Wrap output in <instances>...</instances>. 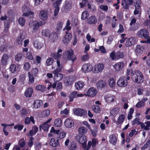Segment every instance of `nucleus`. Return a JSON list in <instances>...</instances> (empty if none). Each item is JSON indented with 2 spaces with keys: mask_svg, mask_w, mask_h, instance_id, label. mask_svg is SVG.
<instances>
[{
  "mask_svg": "<svg viewBox=\"0 0 150 150\" xmlns=\"http://www.w3.org/2000/svg\"><path fill=\"white\" fill-rule=\"evenodd\" d=\"M97 93V91L95 88L91 87L86 92V94H84V95L93 97L95 96Z\"/></svg>",
  "mask_w": 150,
  "mask_h": 150,
  "instance_id": "obj_7",
  "label": "nucleus"
},
{
  "mask_svg": "<svg viewBox=\"0 0 150 150\" xmlns=\"http://www.w3.org/2000/svg\"><path fill=\"white\" fill-rule=\"evenodd\" d=\"M124 63L122 62H119L114 65L113 67L116 72H118L123 68Z\"/></svg>",
  "mask_w": 150,
  "mask_h": 150,
  "instance_id": "obj_20",
  "label": "nucleus"
},
{
  "mask_svg": "<svg viewBox=\"0 0 150 150\" xmlns=\"http://www.w3.org/2000/svg\"><path fill=\"white\" fill-rule=\"evenodd\" d=\"M66 34L63 38V43L65 44H68L71 38V35L69 33L66 32Z\"/></svg>",
  "mask_w": 150,
  "mask_h": 150,
  "instance_id": "obj_19",
  "label": "nucleus"
},
{
  "mask_svg": "<svg viewBox=\"0 0 150 150\" xmlns=\"http://www.w3.org/2000/svg\"><path fill=\"white\" fill-rule=\"evenodd\" d=\"M66 133L65 132H60L59 134L58 135V140L64 138L66 136Z\"/></svg>",
  "mask_w": 150,
  "mask_h": 150,
  "instance_id": "obj_55",
  "label": "nucleus"
},
{
  "mask_svg": "<svg viewBox=\"0 0 150 150\" xmlns=\"http://www.w3.org/2000/svg\"><path fill=\"white\" fill-rule=\"evenodd\" d=\"M58 38V34L55 32H52L49 34V40L50 42H54L57 41Z\"/></svg>",
  "mask_w": 150,
  "mask_h": 150,
  "instance_id": "obj_16",
  "label": "nucleus"
},
{
  "mask_svg": "<svg viewBox=\"0 0 150 150\" xmlns=\"http://www.w3.org/2000/svg\"><path fill=\"white\" fill-rule=\"evenodd\" d=\"M62 50L61 49H59L57 53H52L51 54V56L55 59L60 58L62 55L60 54V53H62Z\"/></svg>",
  "mask_w": 150,
  "mask_h": 150,
  "instance_id": "obj_30",
  "label": "nucleus"
},
{
  "mask_svg": "<svg viewBox=\"0 0 150 150\" xmlns=\"http://www.w3.org/2000/svg\"><path fill=\"white\" fill-rule=\"evenodd\" d=\"M24 39V38H23V36L22 35H20L17 38L16 42L19 45H21Z\"/></svg>",
  "mask_w": 150,
  "mask_h": 150,
  "instance_id": "obj_48",
  "label": "nucleus"
},
{
  "mask_svg": "<svg viewBox=\"0 0 150 150\" xmlns=\"http://www.w3.org/2000/svg\"><path fill=\"white\" fill-rule=\"evenodd\" d=\"M39 17L43 21H46L48 17V15L47 12L44 10L41 11L39 13Z\"/></svg>",
  "mask_w": 150,
  "mask_h": 150,
  "instance_id": "obj_18",
  "label": "nucleus"
},
{
  "mask_svg": "<svg viewBox=\"0 0 150 150\" xmlns=\"http://www.w3.org/2000/svg\"><path fill=\"white\" fill-rule=\"evenodd\" d=\"M108 83L109 86L111 88H113L115 86V82L113 79L110 78L108 80Z\"/></svg>",
  "mask_w": 150,
  "mask_h": 150,
  "instance_id": "obj_46",
  "label": "nucleus"
},
{
  "mask_svg": "<svg viewBox=\"0 0 150 150\" xmlns=\"http://www.w3.org/2000/svg\"><path fill=\"white\" fill-rule=\"evenodd\" d=\"M39 22L35 21H31L29 23L30 28L35 31L39 29Z\"/></svg>",
  "mask_w": 150,
  "mask_h": 150,
  "instance_id": "obj_12",
  "label": "nucleus"
},
{
  "mask_svg": "<svg viewBox=\"0 0 150 150\" xmlns=\"http://www.w3.org/2000/svg\"><path fill=\"white\" fill-rule=\"evenodd\" d=\"M62 68H59L56 69L53 71L54 74L53 80L54 81H57L59 82L62 79L63 77V75L59 72L61 71Z\"/></svg>",
  "mask_w": 150,
  "mask_h": 150,
  "instance_id": "obj_4",
  "label": "nucleus"
},
{
  "mask_svg": "<svg viewBox=\"0 0 150 150\" xmlns=\"http://www.w3.org/2000/svg\"><path fill=\"white\" fill-rule=\"evenodd\" d=\"M1 126L3 127V131L6 136H7L8 134V132L6 131V129L7 127H9L8 124H5L4 123H2L1 124Z\"/></svg>",
  "mask_w": 150,
  "mask_h": 150,
  "instance_id": "obj_42",
  "label": "nucleus"
},
{
  "mask_svg": "<svg viewBox=\"0 0 150 150\" xmlns=\"http://www.w3.org/2000/svg\"><path fill=\"white\" fill-rule=\"evenodd\" d=\"M64 125L67 128H71L73 126L74 122L72 119L67 118L65 121Z\"/></svg>",
  "mask_w": 150,
  "mask_h": 150,
  "instance_id": "obj_26",
  "label": "nucleus"
},
{
  "mask_svg": "<svg viewBox=\"0 0 150 150\" xmlns=\"http://www.w3.org/2000/svg\"><path fill=\"white\" fill-rule=\"evenodd\" d=\"M54 124L55 126L59 127H60L62 124V122L61 119L60 118H58L56 119L54 121Z\"/></svg>",
  "mask_w": 150,
  "mask_h": 150,
  "instance_id": "obj_44",
  "label": "nucleus"
},
{
  "mask_svg": "<svg viewBox=\"0 0 150 150\" xmlns=\"http://www.w3.org/2000/svg\"><path fill=\"white\" fill-rule=\"evenodd\" d=\"M70 23L69 21L68 20L66 24V26L64 28L63 30L64 31L65 29L68 30L71 29V27L70 26Z\"/></svg>",
  "mask_w": 150,
  "mask_h": 150,
  "instance_id": "obj_62",
  "label": "nucleus"
},
{
  "mask_svg": "<svg viewBox=\"0 0 150 150\" xmlns=\"http://www.w3.org/2000/svg\"><path fill=\"white\" fill-rule=\"evenodd\" d=\"M139 118H136L134 119L132 121V124L133 125L137 124V125H140V123H142L139 122Z\"/></svg>",
  "mask_w": 150,
  "mask_h": 150,
  "instance_id": "obj_60",
  "label": "nucleus"
},
{
  "mask_svg": "<svg viewBox=\"0 0 150 150\" xmlns=\"http://www.w3.org/2000/svg\"><path fill=\"white\" fill-rule=\"evenodd\" d=\"M88 0H82V2L80 3V4L81 8H83L84 6L87 7L88 8L90 9L91 6L89 4H88L86 5V4L88 2Z\"/></svg>",
  "mask_w": 150,
  "mask_h": 150,
  "instance_id": "obj_37",
  "label": "nucleus"
},
{
  "mask_svg": "<svg viewBox=\"0 0 150 150\" xmlns=\"http://www.w3.org/2000/svg\"><path fill=\"white\" fill-rule=\"evenodd\" d=\"M93 69L92 66L90 64H85L82 67L81 70L84 73L88 72L91 71Z\"/></svg>",
  "mask_w": 150,
  "mask_h": 150,
  "instance_id": "obj_15",
  "label": "nucleus"
},
{
  "mask_svg": "<svg viewBox=\"0 0 150 150\" xmlns=\"http://www.w3.org/2000/svg\"><path fill=\"white\" fill-rule=\"evenodd\" d=\"M33 89L31 88H28L26 90L25 92V96L27 97H30L32 95Z\"/></svg>",
  "mask_w": 150,
  "mask_h": 150,
  "instance_id": "obj_33",
  "label": "nucleus"
},
{
  "mask_svg": "<svg viewBox=\"0 0 150 150\" xmlns=\"http://www.w3.org/2000/svg\"><path fill=\"white\" fill-rule=\"evenodd\" d=\"M28 77L29 78V81L31 83H33L34 81V78L33 76L31 73L29 71L28 72Z\"/></svg>",
  "mask_w": 150,
  "mask_h": 150,
  "instance_id": "obj_53",
  "label": "nucleus"
},
{
  "mask_svg": "<svg viewBox=\"0 0 150 150\" xmlns=\"http://www.w3.org/2000/svg\"><path fill=\"white\" fill-rule=\"evenodd\" d=\"M10 59V57L6 54H4L1 59V63L2 65H6Z\"/></svg>",
  "mask_w": 150,
  "mask_h": 150,
  "instance_id": "obj_17",
  "label": "nucleus"
},
{
  "mask_svg": "<svg viewBox=\"0 0 150 150\" xmlns=\"http://www.w3.org/2000/svg\"><path fill=\"white\" fill-rule=\"evenodd\" d=\"M50 145L52 147L59 146L60 145L59 143L58 139L56 141L55 139L53 138H52L50 142Z\"/></svg>",
  "mask_w": 150,
  "mask_h": 150,
  "instance_id": "obj_31",
  "label": "nucleus"
},
{
  "mask_svg": "<svg viewBox=\"0 0 150 150\" xmlns=\"http://www.w3.org/2000/svg\"><path fill=\"white\" fill-rule=\"evenodd\" d=\"M62 0H57L53 4V6L55 8L54 11V15L55 16H57L58 15V13L59 10V6Z\"/></svg>",
  "mask_w": 150,
  "mask_h": 150,
  "instance_id": "obj_10",
  "label": "nucleus"
},
{
  "mask_svg": "<svg viewBox=\"0 0 150 150\" xmlns=\"http://www.w3.org/2000/svg\"><path fill=\"white\" fill-rule=\"evenodd\" d=\"M72 6L71 3L70 1H66L65 4L64 6V8L66 10H69L70 9Z\"/></svg>",
  "mask_w": 150,
  "mask_h": 150,
  "instance_id": "obj_49",
  "label": "nucleus"
},
{
  "mask_svg": "<svg viewBox=\"0 0 150 150\" xmlns=\"http://www.w3.org/2000/svg\"><path fill=\"white\" fill-rule=\"evenodd\" d=\"M149 33L147 30L144 28L139 30L137 33L138 36L140 38H144L146 40V42L150 43V37L149 35Z\"/></svg>",
  "mask_w": 150,
  "mask_h": 150,
  "instance_id": "obj_3",
  "label": "nucleus"
},
{
  "mask_svg": "<svg viewBox=\"0 0 150 150\" xmlns=\"http://www.w3.org/2000/svg\"><path fill=\"white\" fill-rule=\"evenodd\" d=\"M49 126L48 124L44 123L40 127V129L42 128L44 131L47 132L49 128Z\"/></svg>",
  "mask_w": 150,
  "mask_h": 150,
  "instance_id": "obj_43",
  "label": "nucleus"
},
{
  "mask_svg": "<svg viewBox=\"0 0 150 150\" xmlns=\"http://www.w3.org/2000/svg\"><path fill=\"white\" fill-rule=\"evenodd\" d=\"M36 89L37 91H40L41 92H44L46 90L45 86L43 85H38L36 86Z\"/></svg>",
  "mask_w": 150,
  "mask_h": 150,
  "instance_id": "obj_39",
  "label": "nucleus"
},
{
  "mask_svg": "<svg viewBox=\"0 0 150 150\" xmlns=\"http://www.w3.org/2000/svg\"><path fill=\"white\" fill-rule=\"evenodd\" d=\"M76 138L77 141L82 145L84 149H86L87 139L86 136L80 135L76 136Z\"/></svg>",
  "mask_w": 150,
  "mask_h": 150,
  "instance_id": "obj_5",
  "label": "nucleus"
},
{
  "mask_svg": "<svg viewBox=\"0 0 150 150\" xmlns=\"http://www.w3.org/2000/svg\"><path fill=\"white\" fill-rule=\"evenodd\" d=\"M117 84L119 86L123 87L127 86V82L124 76H122L118 80Z\"/></svg>",
  "mask_w": 150,
  "mask_h": 150,
  "instance_id": "obj_11",
  "label": "nucleus"
},
{
  "mask_svg": "<svg viewBox=\"0 0 150 150\" xmlns=\"http://www.w3.org/2000/svg\"><path fill=\"white\" fill-rule=\"evenodd\" d=\"M83 96L84 95L83 94H79L78 92L74 91L70 93L69 97L70 99V101L72 102L74 98L81 97Z\"/></svg>",
  "mask_w": 150,
  "mask_h": 150,
  "instance_id": "obj_14",
  "label": "nucleus"
},
{
  "mask_svg": "<svg viewBox=\"0 0 150 150\" xmlns=\"http://www.w3.org/2000/svg\"><path fill=\"white\" fill-rule=\"evenodd\" d=\"M105 99L106 101L108 103L113 102L115 98V96L111 94H108L105 96Z\"/></svg>",
  "mask_w": 150,
  "mask_h": 150,
  "instance_id": "obj_24",
  "label": "nucleus"
},
{
  "mask_svg": "<svg viewBox=\"0 0 150 150\" xmlns=\"http://www.w3.org/2000/svg\"><path fill=\"white\" fill-rule=\"evenodd\" d=\"M74 54V51L72 50H67L64 53L63 55V58L66 61L71 60L73 62L76 59Z\"/></svg>",
  "mask_w": 150,
  "mask_h": 150,
  "instance_id": "obj_2",
  "label": "nucleus"
},
{
  "mask_svg": "<svg viewBox=\"0 0 150 150\" xmlns=\"http://www.w3.org/2000/svg\"><path fill=\"white\" fill-rule=\"evenodd\" d=\"M84 83L82 81H79L75 83V86L77 90H80L84 86Z\"/></svg>",
  "mask_w": 150,
  "mask_h": 150,
  "instance_id": "obj_36",
  "label": "nucleus"
},
{
  "mask_svg": "<svg viewBox=\"0 0 150 150\" xmlns=\"http://www.w3.org/2000/svg\"><path fill=\"white\" fill-rule=\"evenodd\" d=\"M127 75L130 74L132 80L136 83H140L143 81V76L140 71H134L132 69H127Z\"/></svg>",
  "mask_w": 150,
  "mask_h": 150,
  "instance_id": "obj_1",
  "label": "nucleus"
},
{
  "mask_svg": "<svg viewBox=\"0 0 150 150\" xmlns=\"http://www.w3.org/2000/svg\"><path fill=\"white\" fill-rule=\"evenodd\" d=\"M30 67V65L28 62H26L25 63L23 68L26 71H28Z\"/></svg>",
  "mask_w": 150,
  "mask_h": 150,
  "instance_id": "obj_61",
  "label": "nucleus"
},
{
  "mask_svg": "<svg viewBox=\"0 0 150 150\" xmlns=\"http://www.w3.org/2000/svg\"><path fill=\"white\" fill-rule=\"evenodd\" d=\"M98 143V141L96 139H93L92 140V142L90 141H89L88 143L87 147L86 150H88L91 147V145L93 148Z\"/></svg>",
  "mask_w": 150,
  "mask_h": 150,
  "instance_id": "obj_27",
  "label": "nucleus"
},
{
  "mask_svg": "<svg viewBox=\"0 0 150 150\" xmlns=\"http://www.w3.org/2000/svg\"><path fill=\"white\" fill-rule=\"evenodd\" d=\"M26 57L27 59L30 60H33L34 59L32 53L30 52H28L27 53Z\"/></svg>",
  "mask_w": 150,
  "mask_h": 150,
  "instance_id": "obj_50",
  "label": "nucleus"
},
{
  "mask_svg": "<svg viewBox=\"0 0 150 150\" xmlns=\"http://www.w3.org/2000/svg\"><path fill=\"white\" fill-rule=\"evenodd\" d=\"M136 41V39L134 38H130L127 39L125 43L126 47H129L134 45Z\"/></svg>",
  "mask_w": 150,
  "mask_h": 150,
  "instance_id": "obj_23",
  "label": "nucleus"
},
{
  "mask_svg": "<svg viewBox=\"0 0 150 150\" xmlns=\"http://www.w3.org/2000/svg\"><path fill=\"white\" fill-rule=\"evenodd\" d=\"M125 116L123 114L120 115L117 119V124H121L124 121Z\"/></svg>",
  "mask_w": 150,
  "mask_h": 150,
  "instance_id": "obj_40",
  "label": "nucleus"
},
{
  "mask_svg": "<svg viewBox=\"0 0 150 150\" xmlns=\"http://www.w3.org/2000/svg\"><path fill=\"white\" fill-rule=\"evenodd\" d=\"M22 10L23 13V16L30 17L33 16L34 13L31 11L29 7L24 6L23 7Z\"/></svg>",
  "mask_w": 150,
  "mask_h": 150,
  "instance_id": "obj_6",
  "label": "nucleus"
},
{
  "mask_svg": "<svg viewBox=\"0 0 150 150\" xmlns=\"http://www.w3.org/2000/svg\"><path fill=\"white\" fill-rule=\"evenodd\" d=\"M78 131L79 134L84 135L86 134L88 131V129L86 127L83 126H81L79 127Z\"/></svg>",
  "mask_w": 150,
  "mask_h": 150,
  "instance_id": "obj_34",
  "label": "nucleus"
},
{
  "mask_svg": "<svg viewBox=\"0 0 150 150\" xmlns=\"http://www.w3.org/2000/svg\"><path fill=\"white\" fill-rule=\"evenodd\" d=\"M10 71L13 73H14L16 71V65L14 64H12L10 67Z\"/></svg>",
  "mask_w": 150,
  "mask_h": 150,
  "instance_id": "obj_51",
  "label": "nucleus"
},
{
  "mask_svg": "<svg viewBox=\"0 0 150 150\" xmlns=\"http://www.w3.org/2000/svg\"><path fill=\"white\" fill-rule=\"evenodd\" d=\"M31 121L33 124H35V121L33 117L32 116L30 117H27L25 119V123L27 124H29Z\"/></svg>",
  "mask_w": 150,
  "mask_h": 150,
  "instance_id": "obj_38",
  "label": "nucleus"
},
{
  "mask_svg": "<svg viewBox=\"0 0 150 150\" xmlns=\"http://www.w3.org/2000/svg\"><path fill=\"white\" fill-rule=\"evenodd\" d=\"M133 0H122L121 5L125 9H128L129 8V6L133 4Z\"/></svg>",
  "mask_w": 150,
  "mask_h": 150,
  "instance_id": "obj_9",
  "label": "nucleus"
},
{
  "mask_svg": "<svg viewBox=\"0 0 150 150\" xmlns=\"http://www.w3.org/2000/svg\"><path fill=\"white\" fill-rule=\"evenodd\" d=\"M73 112L76 115L82 116L85 115L87 113V111L83 109L76 108L74 110Z\"/></svg>",
  "mask_w": 150,
  "mask_h": 150,
  "instance_id": "obj_13",
  "label": "nucleus"
},
{
  "mask_svg": "<svg viewBox=\"0 0 150 150\" xmlns=\"http://www.w3.org/2000/svg\"><path fill=\"white\" fill-rule=\"evenodd\" d=\"M142 47L139 45H138L136 49L135 52L137 54H141L142 53Z\"/></svg>",
  "mask_w": 150,
  "mask_h": 150,
  "instance_id": "obj_52",
  "label": "nucleus"
},
{
  "mask_svg": "<svg viewBox=\"0 0 150 150\" xmlns=\"http://www.w3.org/2000/svg\"><path fill=\"white\" fill-rule=\"evenodd\" d=\"M119 111V110L117 108H114L111 110L110 114L113 115L115 116L116 115Z\"/></svg>",
  "mask_w": 150,
  "mask_h": 150,
  "instance_id": "obj_56",
  "label": "nucleus"
},
{
  "mask_svg": "<svg viewBox=\"0 0 150 150\" xmlns=\"http://www.w3.org/2000/svg\"><path fill=\"white\" fill-rule=\"evenodd\" d=\"M42 100H35L33 103V107L35 109L39 108L42 105Z\"/></svg>",
  "mask_w": 150,
  "mask_h": 150,
  "instance_id": "obj_28",
  "label": "nucleus"
},
{
  "mask_svg": "<svg viewBox=\"0 0 150 150\" xmlns=\"http://www.w3.org/2000/svg\"><path fill=\"white\" fill-rule=\"evenodd\" d=\"M124 56L123 54L120 52H118L116 54L115 59H119V58H121L123 57Z\"/></svg>",
  "mask_w": 150,
  "mask_h": 150,
  "instance_id": "obj_59",
  "label": "nucleus"
},
{
  "mask_svg": "<svg viewBox=\"0 0 150 150\" xmlns=\"http://www.w3.org/2000/svg\"><path fill=\"white\" fill-rule=\"evenodd\" d=\"M109 141L110 143L114 145L116 144L117 142V138L115 135H110L109 136Z\"/></svg>",
  "mask_w": 150,
  "mask_h": 150,
  "instance_id": "obj_29",
  "label": "nucleus"
},
{
  "mask_svg": "<svg viewBox=\"0 0 150 150\" xmlns=\"http://www.w3.org/2000/svg\"><path fill=\"white\" fill-rule=\"evenodd\" d=\"M93 111L96 113H99L100 111V109L99 106L94 105L92 107Z\"/></svg>",
  "mask_w": 150,
  "mask_h": 150,
  "instance_id": "obj_41",
  "label": "nucleus"
},
{
  "mask_svg": "<svg viewBox=\"0 0 150 150\" xmlns=\"http://www.w3.org/2000/svg\"><path fill=\"white\" fill-rule=\"evenodd\" d=\"M77 148L76 144L74 142L71 143L69 147L70 150H76Z\"/></svg>",
  "mask_w": 150,
  "mask_h": 150,
  "instance_id": "obj_64",
  "label": "nucleus"
},
{
  "mask_svg": "<svg viewBox=\"0 0 150 150\" xmlns=\"http://www.w3.org/2000/svg\"><path fill=\"white\" fill-rule=\"evenodd\" d=\"M69 112V110L68 108H65L64 110H62L60 114L63 115H68Z\"/></svg>",
  "mask_w": 150,
  "mask_h": 150,
  "instance_id": "obj_63",
  "label": "nucleus"
},
{
  "mask_svg": "<svg viewBox=\"0 0 150 150\" xmlns=\"http://www.w3.org/2000/svg\"><path fill=\"white\" fill-rule=\"evenodd\" d=\"M18 22L19 24L21 26H23L25 23V19L23 17H20L18 19Z\"/></svg>",
  "mask_w": 150,
  "mask_h": 150,
  "instance_id": "obj_47",
  "label": "nucleus"
},
{
  "mask_svg": "<svg viewBox=\"0 0 150 150\" xmlns=\"http://www.w3.org/2000/svg\"><path fill=\"white\" fill-rule=\"evenodd\" d=\"M38 128L35 126L32 127V129L30 131L29 133L28 134V135L31 136L35 134L38 131Z\"/></svg>",
  "mask_w": 150,
  "mask_h": 150,
  "instance_id": "obj_32",
  "label": "nucleus"
},
{
  "mask_svg": "<svg viewBox=\"0 0 150 150\" xmlns=\"http://www.w3.org/2000/svg\"><path fill=\"white\" fill-rule=\"evenodd\" d=\"M89 15L88 13L86 11H85L83 12L81 15V19L82 20H86L87 18Z\"/></svg>",
  "mask_w": 150,
  "mask_h": 150,
  "instance_id": "obj_57",
  "label": "nucleus"
},
{
  "mask_svg": "<svg viewBox=\"0 0 150 150\" xmlns=\"http://www.w3.org/2000/svg\"><path fill=\"white\" fill-rule=\"evenodd\" d=\"M38 69L37 68H34L32 69L31 71V74L34 76H36L38 74Z\"/></svg>",
  "mask_w": 150,
  "mask_h": 150,
  "instance_id": "obj_54",
  "label": "nucleus"
},
{
  "mask_svg": "<svg viewBox=\"0 0 150 150\" xmlns=\"http://www.w3.org/2000/svg\"><path fill=\"white\" fill-rule=\"evenodd\" d=\"M25 140L24 138L21 139L18 142V144L21 147H24L25 145Z\"/></svg>",
  "mask_w": 150,
  "mask_h": 150,
  "instance_id": "obj_45",
  "label": "nucleus"
},
{
  "mask_svg": "<svg viewBox=\"0 0 150 150\" xmlns=\"http://www.w3.org/2000/svg\"><path fill=\"white\" fill-rule=\"evenodd\" d=\"M104 66L102 64H98L93 67V71L95 73H98L101 72L104 69Z\"/></svg>",
  "mask_w": 150,
  "mask_h": 150,
  "instance_id": "obj_8",
  "label": "nucleus"
},
{
  "mask_svg": "<svg viewBox=\"0 0 150 150\" xmlns=\"http://www.w3.org/2000/svg\"><path fill=\"white\" fill-rule=\"evenodd\" d=\"M140 125L142 129H143L146 130H149L150 129V121L146 122L144 123L143 122L140 123Z\"/></svg>",
  "mask_w": 150,
  "mask_h": 150,
  "instance_id": "obj_25",
  "label": "nucleus"
},
{
  "mask_svg": "<svg viewBox=\"0 0 150 150\" xmlns=\"http://www.w3.org/2000/svg\"><path fill=\"white\" fill-rule=\"evenodd\" d=\"M87 23L91 25L95 24L97 22V19L96 16H91L87 20Z\"/></svg>",
  "mask_w": 150,
  "mask_h": 150,
  "instance_id": "obj_21",
  "label": "nucleus"
},
{
  "mask_svg": "<svg viewBox=\"0 0 150 150\" xmlns=\"http://www.w3.org/2000/svg\"><path fill=\"white\" fill-rule=\"evenodd\" d=\"M33 45L38 50L40 49L43 46L42 43L37 40L34 41Z\"/></svg>",
  "mask_w": 150,
  "mask_h": 150,
  "instance_id": "obj_35",
  "label": "nucleus"
},
{
  "mask_svg": "<svg viewBox=\"0 0 150 150\" xmlns=\"http://www.w3.org/2000/svg\"><path fill=\"white\" fill-rule=\"evenodd\" d=\"M23 56L22 53L17 54L15 56V59L17 61H19L21 60Z\"/></svg>",
  "mask_w": 150,
  "mask_h": 150,
  "instance_id": "obj_58",
  "label": "nucleus"
},
{
  "mask_svg": "<svg viewBox=\"0 0 150 150\" xmlns=\"http://www.w3.org/2000/svg\"><path fill=\"white\" fill-rule=\"evenodd\" d=\"M96 85L97 89H101L105 87L107 84L105 81L103 80H99L97 82Z\"/></svg>",
  "mask_w": 150,
  "mask_h": 150,
  "instance_id": "obj_22",
  "label": "nucleus"
}]
</instances>
